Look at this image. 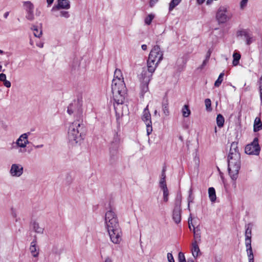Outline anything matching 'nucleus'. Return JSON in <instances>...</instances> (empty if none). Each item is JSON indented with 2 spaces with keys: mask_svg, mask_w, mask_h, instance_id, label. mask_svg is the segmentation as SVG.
I'll return each instance as SVG.
<instances>
[{
  "mask_svg": "<svg viewBox=\"0 0 262 262\" xmlns=\"http://www.w3.org/2000/svg\"><path fill=\"white\" fill-rule=\"evenodd\" d=\"M205 0H196L197 3L199 5H202L204 3Z\"/></svg>",
  "mask_w": 262,
  "mask_h": 262,
  "instance_id": "13d9d810",
  "label": "nucleus"
},
{
  "mask_svg": "<svg viewBox=\"0 0 262 262\" xmlns=\"http://www.w3.org/2000/svg\"><path fill=\"white\" fill-rule=\"evenodd\" d=\"M245 242H251L252 226L250 224L246 225Z\"/></svg>",
  "mask_w": 262,
  "mask_h": 262,
  "instance_id": "5701e85b",
  "label": "nucleus"
},
{
  "mask_svg": "<svg viewBox=\"0 0 262 262\" xmlns=\"http://www.w3.org/2000/svg\"><path fill=\"white\" fill-rule=\"evenodd\" d=\"M262 129V122L259 117H256L254 122L253 130L257 132Z\"/></svg>",
  "mask_w": 262,
  "mask_h": 262,
  "instance_id": "393cba45",
  "label": "nucleus"
},
{
  "mask_svg": "<svg viewBox=\"0 0 262 262\" xmlns=\"http://www.w3.org/2000/svg\"><path fill=\"white\" fill-rule=\"evenodd\" d=\"M192 188H191L189 191V196L188 198V208L189 209L190 203L191 202H192L193 200V197L192 196Z\"/></svg>",
  "mask_w": 262,
  "mask_h": 262,
  "instance_id": "37998d69",
  "label": "nucleus"
},
{
  "mask_svg": "<svg viewBox=\"0 0 262 262\" xmlns=\"http://www.w3.org/2000/svg\"><path fill=\"white\" fill-rule=\"evenodd\" d=\"M212 0H207V4H209L210 3H211Z\"/></svg>",
  "mask_w": 262,
  "mask_h": 262,
  "instance_id": "338daca9",
  "label": "nucleus"
},
{
  "mask_svg": "<svg viewBox=\"0 0 262 262\" xmlns=\"http://www.w3.org/2000/svg\"><path fill=\"white\" fill-rule=\"evenodd\" d=\"M111 241L115 244H119L121 241L122 232L121 229L107 230Z\"/></svg>",
  "mask_w": 262,
  "mask_h": 262,
  "instance_id": "9b49d317",
  "label": "nucleus"
},
{
  "mask_svg": "<svg viewBox=\"0 0 262 262\" xmlns=\"http://www.w3.org/2000/svg\"><path fill=\"white\" fill-rule=\"evenodd\" d=\"M167 259L169 262H174V258L171 253H167Z\"/></svg>",
  "mask_w": 262,
  "mask_h": 262,
  "instance_id": "49530a36",
  "label": "nucleus"
},
{
  "mask_svg": "<svg viewBox=\"0 0 262 262\" xmlns=\"http://www.w3.org/2000/svg\"><path fill=\"white\" fill-rule=\"evenodd\" d=\"M120 140H121V139L120 137V135H118V132L115 133V134L114 135L113 141L112 142V143L111 144V145H113V146H115V145L118 146V144L120 143Z\"/></svg>",
  "mask_w": 262,
  "mask_h": 262,
  "instance_id": "473e14b6",
  "label": "nucleus"
},
{
  "mask_svg": "<svg viewBox=\"0 0 262 262\" xmlns=\"http://www.w3.org/2000/svg\"><path fill=\"white\" fill-rule=\"evenodd\" d=\"M8 15H9V12H6V13L4 14V17H5V18H7V16H8Z\"/></svg>",
  "mask_w": 262,
  "mask_h": 262,
  "instance_id": "e2e57ef3",
  "label": "nucleus"
},
{
  "mask_svg": "<svg viewBox=\"0 0 262 262\" xmlns=\"http://www.w3.org/2000/svg\"><path fill=\"white\" fill-rule=\"evenodd\" d=\"M246 251L249 258V262H254V256L251 247V242H245Z\"/></svg>",
  "mask_w": 262,
  "mask_h": 262,
  "instance_id": "4be33fe9",
  "label": "nucleus"
},
{
  "mask_svg": "<svg viewBox=\"0 0 262 262\" xmlns=\"http://www.w3.org/2000/svg\"><path fill=\"white\" fill-rule=\"evenodd\" d=\"M182 115H190L191 112L189 109L188 105H185L182 110Z\"/></svg>",
  "mask_w": 262,
  "mask_h": 262,
  "instance_id": "79ce46f5",
  "label": "nucleus"
},
{
  "mask_svg": "<svg viewBox=\"0 0 262 262\" xmlns=\"http://www.w3.org/2000/svg\"><path fill=\"white\" fill-rule=\"evenodd\" d=\"M236 35L237 37L244 36L247 45H250L255 40L252 35L248 33L246 30L238 31Z\"/></svg>",
  "mask_w": 262,
  "mask_h": 262,
  "instance_id": "dca6fc26",
  "label": "nucleus"
},
{
  "mask_svg": "<svg viewBox=\"0 0 262 262\" xmlns=\"http://www.w3.org/2000/svg\"><path fill=\"white\" fill-rule=\"evenodd\" d=\"M143 115H150L148 109V105L146 107V108H144V112H143Z\"/></svg>",
  "mask_w": 262,
  "mask_h": 262,
  "instance_id": "5fc2aeb1",
  "label": "nucleus"
},
{
  "mask_svg": "<svg viewBox=\"0 0 262 262\" xmlns=\"http://www.w3.org/2000/svg\"><path fill=\"white\" fill-rule=\"evenodd\" d=\"M179 262H186L184 256H183V260H181V259H180V261H179Z\"/></svg>",
  "mask_w": 262,
  "mask_h": 262,
  "instance_id": "680f3d73",
  "label": "nucleus"
},
{
  "mask_svg": "<svg viewBox=\"0 0 262 262\" xmlns=\"http://www.w3.org/2000/svg\"><path fill=\"white\" fill-rule=\"evenodd\" d=\"M82 98L81 96H77L76 99L69 104L68 107L67 112L70 115L75 113L76 115H81L82 111Z\"/></svg>",
  "mask_w": 262,
  "mask_h": 262,
  "instance_id": "39448f33",
  "label": "nucleus"
},
{
  "mask_svg": "<svg viewBox=\"0 0 262 262\" xmlns=\"http://www.w3.org/2000/svg\"><path fill=\"white\" fill-rule=\"evenodd\" d=\"M32 226L34 231L37 233H43L44 229L39 226V224L36 222L32 223Z\"/></svg>",
  "mask_w": 262,
  "mask_h": 262,
  "instance_id": "c756f323",
  "label": "nucleus"
},
{
  "mask_svg": "<svg viewBox=\"0 0 262 262\" xmlns=\"http://www.w3.org/2000/svg\"><path fill=\"white\" fill-rule=\"evenodd\" d=\"M163 191V201L165 203L168 201L169 199V191L168 188H165L164 189H162Z\"/></svg>",
  "mask_w": 262,
  "mask_h": 262,
  "instance_id": "58836bf2",
  "label": "nucleus"
},
{
  "mask_svg": "<svg viewBox=\"0 0 262 262\" xmlns=\"http://www.w3.org/2000/svg\"><path fill=\"white\" fill-rule=\"evenodd\" d=\"M151 75H147V72L143 70L140 78L141 81V95L143 97L144 94L148 91V83L150 80Z\"/></svg>",
  "mask_w": 262,
  "mask_h": 262,
  "instance_id": "6e6552de",
  "label": "nucleus"
},
{
  "mask_svg": "<svg viewBox=\"0 0 262 262\" xmlns=\"http://www.w3.org/2000/svg\"><path fill=\"white\" fill-rule=\"evenodd\" d=\"M205 104L206 109L208 112H211L212 110L211 108V102L210 99L207 98L205 100Z\"/></svg>",
  "mask_w": 262,
  "mask_h": 262,
  "instance_id": "ea45409f",
  "label": "nucleus"
},
{
  "mask_svg": "<svg viewBox=\"0 0 262 262\" xmlns=\"http://www.w3.org/2000/svg\"><path fill=\"white\" fill-rule=\"evenodd\" d=\"M159 62H157V61H155L154 60H150L149 58H148L147 61V75H151L152 74L155 72L156 68Z\"/></svg>",
  "mask_w": 262,
  "mask_h": 262,
  "instance_id": "6ab92c4d",
  "label": "nucleus"
},
{
  "mask_svg": "<svg viewBox=\"0 0 262 262\" xmlns=\"http://www.w3.org/2000/svg\"><path fill=\"white\" fill-rule=\"evenodd\" d=\"M208 61H209V60L205 59L203 61V62L202 64H201V66H200V69H203L204 68V67L206 65V64L208 62Z\"/></svg>",
  "mask_w": 262,
  "mask_h": 262,
  "instance_id": "864d4df0",
  "label": "nucleus"
},
{
  "mask_svg": "<svg viewBox=\"0 0 262 262\" xmlns=\"http://www.w3.org/2000/svg\"><path fill=\"white\" fill-rule=\"evenodd\" d=\"M182 0H171L169 5V11H171L175 7L178 6Z\"/></svg>",
  "mask_w": 262,
  "mask_h": 262,
  "instance_id": "72a5a7b5",
  "label": "nucleus"
},
{
  "mask_svg": "<svg viewBox=\"0 0 262 262\" xmlns=\"http://www.w3.org/2000/svg\"><path fill=\"white\" fill-rule=\"evenodd\" d=\"M24 171L23 167L17 164H13L11 165L10 173L13 177H19L22 175Z\"/></svg>",
  "mask_w": 262,
  "mask_h": 262,
  "instance_id": "2eb2a0df",
  "label": "nucleus"
},
{
  "mask_svg": "<svg viewBox=\"0 0 262 262\" xmlns=\"http://www.w3.org/2000/svg\"><path fill=\"white\" fill-rule=\"evenodd\" d=\"M166 170V166H163L162 170L161 176V178H162V179H166V173H165Z\"/></svg>",
  "mask_w": 262,
  "mask_h": 262,
  "instance_id": "a18cd8bd",
  "label": "nucleus"
},
{
  "mask_svg": "<svg viewBox=\"0 0 262 262\" xmlns=\"http://www.w3.org/2000/svg\"><path fill=\"white\" fill-rule=\"evenodd\" d=\"M162 110L165 114H168V101L166 96H164L162 101Z\"/></svg>",
  "mask_w": 262,
  "mask_h": 262,
  "instance_id": "a878e982",
  "label": "nucleus"
},
{
  "mask_svg": "<svg viewBox=\"0 0 262 262\" xmlns=\"http://www.w3.org/2000/svg\"><path fill=\"white\" fill-rule=\"evenodd\" d=\"M142 119L146 124L147 135L149 136L152 131L151 116H143Z\"/></svg>",
  "mask_w": 262,
  "mask_h": 262,
  "instance_id": "a211bd4d",
  "label": "nucleus"
},
{
  "mask_svg": "<svg viewBox=\"0 0 262 262\" xmlns=\"http://www.w3.org/2000/svg\"><path fill=\"white\" fill-rule=\"evenodd\" d=\"M224 75H225V74H224V72L220 73L218 78L215 81V83H214L215 86L219 87L220 86V85L221 84V83L223 80V77H224Z\"/></svg>",
  "mask_w": 262,
  "mask_h": 262,
  "instance_id": "c9c22d12",
  "label": "nucleus"
},
{
  "mask_svg": "<svg viewBox=\"0 0 262 262\" xmlns=\"http://www.w3.org/2000/svg\"><path fill=\"white\" fill-rule=\"evenodd\" d=\"M241 56L238 52H234L233 54V60L232 61V64L234 66H236L239 64V60Z\"/></svg>",
  "mask_w": 262,
  "mask_h": 262,
  "instance_id": "c85d7f7f",
  "label": "nucleus"
},
{
  "mask_svg": "<svg viewBox=\"0 0 262 262\" xmlns=\"http://www.w3.org/2000/svg\"><path fill=\"white\" fill-rule=\"evenodd\" d=\"M189 116H183L182 124L184 127L188 128L190 124Z\"/></svg>",
  "mask_w": 262,
  "mask_h": 262,
  "instance_id": "2f4dec72",
  "label": "nucleus"
},
{
  "mask_svg": "<svg viewBox=\"0 0 262 262\" xmlns=\"http://www.w3.org/2000/svg\"><path fill=\"white\" fill-rule=\"evenodd\" d=\"M6 80V75L4 73L0 74V81L3 82Z\"/></svg>",
  "mask_w": 262,
  "mask_h": 262,
  "instance_id": "8fccbe9b",
  "label": "nucleus"
},
{
  "mask_svg": "<svg viewBox=\"0 0 262 262\" xmlns=\"http://www.w3.org/2000/svg\"><path fill=\"white\" fill-rule=\"evenodd\" d=\"M211 54V51L209 49L206 54L205 59L209 60Z\"/></svg>",
  "mask_w": 262,
  "mask_h": 262,
  "instance_id": "603ef678",
  "label": "nucleus"
},
{
  "mask_svg": "<svg viewBox=\"0 0 262 262\" xmlns=\"http://www.w3.org/2000/svg\"><path fill=\"white\" fill-rule=\"evenodd\" d=\"M209 198L212 202H214L216 200V193L215 189L213 187H210L208 189Z\"/></svg>",
  "mask_w": 262,
  "mask_h": 262,
  "instance_id": "bb28decb",
  "label": "nucleus"
},
{
  "mask_svg": "<svg viewBox=\"0 0 262 262\" xmlns=\"http://www.w3.org/2000/svg\"><path fill=\"white\" fill-rule=\"evenodd\" d=\"M237 142H233L231 144L228 156V170L231 179L236 181L241 168V154L239 152Z\"/></svg>",
  "mask_w": 262,
  "mask_h": 262,
  "instance_id": "f257e3e1",
  "label": "nucleus"
},
{
  "mask_svg": "<svg viewBox=\"0 0 262 262\" xmlns=\"http://www.w3.org/2000/svg\"><path fill=\"white\" fill-rule=\"evenodd\" d=\"M232 15L228 12V7L226 6H220L216 14V18L219 24H224L229 20Z\"/></svg>",
  "mask_w": 262,
  "mask_h": 262,
  "instance_id": "0eeeda50",
  "label": "nucleus"
},
{
  "mask_svg": "<svg viewBox=\"0 0 262 262\" xmlns=\"http://www.w3.org/2000/svg\"><path fill=\"white\" fill-rule=\"evenodd\" d=\"M159 187L161 188V189H164L165 188H167V185L166 181L165 182H159Z\"/></svg>",
  "mask_w": 262,
  "mask_h": 262,
  "instance_id": "de8ad7c7",
  "label": "nucleus"
},
{
  "mask_svg": "<svg viewBox=\"0 0 262 262\" xmlns=\"http://www.w3.org/2000/svg\"><path fill=\"white\" fill-rule=\"evenodd\" d=\"M30 133H25L22 134L18 139L16 140V144L17 147L24 148L26 146L27 144L29 143L28 141V135Z\"/></svg>",
  "mask_w": 262,
  "mask_h": 262,
  "instance_id": "f3484780",
  "label": "nucleus"
},
{
  "mask_svg": "<svg viewBox=\"0 0 262 262\" xmlns=\"http://www.w3.org/2000/svg\"><path fill=\"white\" fill-rule=\"evenodd\" d=\"M70 8V3L69 0H57V4L52 8L51 11L54 12L60 9H69Z\"/></svg>",
  "mask_w": 262,
  "mask_h": 262,
  "instance_id": "4468645a",
  "label": "nucleus"
},
{
  "mask_svg": "<svg viewBox=\"0 0 262 262\" xmlns=\"http://www.w3.org/2000/svg\"><path fill=\"white\" fill-rule=\"evenodd\" d=\"M105 224L107 230L121 229L117 215L112 209L105 213Z\"/></svg>",
  "mask_w": 262,
  "mask_h": 262,
  "instance_id": "20e7f679",
  "label": "nucleus"
},
{
  "mask_svg": "<svg viewBox=\"0 0 262 262\" xmlns=\"http://www.w3.org/2000/svg\"><path fill=\"white\" fill-rule=\"evenodd\" d=\"M114 79H123L122 75V73L120 70L119 69H116L115 72H114Z\"/></svg>",
  "mask_w": 262,
  "mask_h": 262,
  "instance_id": "a19ab883",
  "label": "nucleus"
},
{
  "mask_svg": "<svg viewBox=\"0 0 262 262\" xmlns=\"http://www.w3.org/2000/svg\"><path fill=\"white\" fill-rule=\"evenodd\" d=\"M260 148L258 144V139L255 137L253 142L248 144L245 147V153L248 155H258L259 154Z\"/></svg>",
  "mask_w": 262,
  "mask_h": 262,
  "instance_id": "1a4fd4ad",
  "label": "nucleus"
},
{
  "mask_svg": "<svg viewBox=\"0 0 262 262\" xmlns=\"http://www.w3.org/2000/svg\"><path fill=\"white\" fill-rule=\"evenodd\" d=\"M112 92L115 102L122 104L127 95V89L123 79H113L112 83Z\"/></svg>",
  "mask_w": 262,
  "mask_h": 262,
  "instance_id": "7ed1b4c3",
  "label": "nucleus"
},
{
  "mask_svg": "<svg viewBox=\"0 0 262 262\" xmlns=\"http://www.w3.org/2000/svg\"><path fill=\"white\" fill-rule=\"evenodd\" d=\"M183 256H184V254L181 253V252H180L179 253V261H180V259H181V260H183Z\"/></svg>",
  "mask_w": 262,
  "mask_h": 262,
  "instance_id": "4d7b16f0",
  "label": "nucleus"
},
{
  "mask_svg": "<svg viewBox=\"0 0 262 262\" xmlns=\"http://www.w3.org/2000/svg\"><path fill=\"white\" fill-rule=\"evenodd\" d=\"M193 227V231L194 234V238L195 241L197 242L201 241V231L200 229L198 227H194L193 225H192Z\"/></svg>",
  "mask_w": 262,
  "mask_h": 262,
  "instance_id": "cd10ccee",
  "label": "nucleus"
},
{
  "mask_svg": "<svg viewBox=\"0 0 262 262\" xmlns=\"http://www.w3.org/2000/svg\"><path fill=\"white\" fill-rule=\"evenodd\" d=\"M43 147V145H42V144H41V145H37V146H36L35 147L36 148H41V147Z\"/></svg>",
  "mask_w": 262,
  "mask_h": 262,
  "instance_id": "0e129e2a",
  "label": "nucleus"
},
{
  "mask_svg": "<svg viewBox=\"0 0 262 262\" xmlns=\"http://www.w3.org/2000/svg\"><path fill=\"white\" fill-rule=\"evenodd\" d=\"M55 16L56 17L60 16L68 18L70 17V14L68 11L62 10L57 12Z\"/></svg>",
  "mask_w": 262,
  "mask_h": 262,
  "instance_id": "e433bc0d",
  "label": "nucleus"
},
{
  "mask_svg": "<svg viewBox=\"0 0 262 262\" xmlns=\"http://www.w3.org/2000/svg\"><path fill=\"white\" fill-rule=\"evenodd\" d=\"M192 246L191 252L192 255L194 258H196L199 256V254H200V250L199 246L198 245L197 242L195 241L193 242Z\"/></svg>",
  "mask_w": 262,
  "mask_h": 262,
  "instance_id": "b1692460",
  "label": "nucleus"
},
{
  "mask_svg": "<svg viewBox=\"0 0 262 262\" xmlns=\"http://www.w3.org/2000/svg\"><path fill=\"white\" fill-rule=\"evenodd\" d=\"M181 194H178L174 201V207L172 212V219L176 224H178L181 221Z\"/></svg>",
  "mask_w": 262,
  "mask_h": 262,
  "instance_id": "423d86ee",
  "label": "nucleus"
},
{
  "mask_svg": "<svg viewBox=\"0 0 262 262\" xmlns=\"http://www.w3.org/2000/svg\"><path fill=\"white\" fill-rule=\"evenodd\" d=\"M118 146L117 145H111L109 162L111 165L116 164L119 159L120 155L118 152Z\"/></svg>",
  "mask_w": 262,
  "mask_h": 262,
  "instance_id": "f8f14e48",
  "label": "nucleus"
},
{
  "mask_svg": "<svg viewBox=\"0 0 262 262\" xmlns=\"http://www.w3.org/2000/svg\"><path fill=\"white\" fill-rule=\"evenodd\" d=\"M31 29L34 31V35L35 37L39 38L41 36L42 30H39L37 26L34 25Z\"/></svg>",
  "mask_w": 262,
  "mask_h": 262,
  "instance_id": "f704fd0d",
  "label": "nucleus"
},
{
  "mask_svg": "<svg viewBox=\"0 0 262 262\" xmlns=\"http://www.w3.org/2000/svg\"><path fill=\"white\" fill-rule=\"evenodd\" d=\"M188 61V57L187 56H183L182 57L178 58L176 62V64L178 67V70L181 71L185 67Z\"/></svg>",
  "mask_w": 262,
  "mask_h": 262,
  "instance_id": "aec40b11",
  "label": "nucleus"
},
{
  "mask_svg": "<svg viewBox=\"0 0 262 262\" xmlns=\"http://www.w3.org/2000/svg\"><path fill=\"white\" fill-rule=\"evenodd\" d=\"M216 120L218 127L220 128L223 127L225 123V119L223 116H217Z\"/></svg>",
  "mask_w": 262,
  "mask_h": 262,
  "instance_id": "7c9ffc66",
  "label": "nucleus"
},
{
  "mask_svg": "<svg viewBox=\"0 0 262 262\" xmlns=\"http://www.w3.org/2000/svg\"><path fill=\"white\" fill-rule=\"evenodd\" d=\"M158 0H150L149 6L150 7H153L156 3L158 2Z\"/></svg>",
  "mask_w": 262,
  "mask_h": 262,
  "instance_id": "3c124183",
  "label": "nucleus"
},
{
  "mask_svg": "<svg viewBox=\"0 0 262 262\" xmlns=\"http://www.w3.org/2000/svg\"><path fill=\"white\" fill-rule=\"evenodd\" d=\"M163 56V53L161 51L160 48L159 46H155L149 54L148 58L150 60H154L160 62L162 59Z\"/></svg>",
  "mask_w": 262,
  "mask_h": 262,
  "instance_id": "9d476101",
  "label": "nucleus"
},
{
  "mask_svg": "<svg viewBox=\"0 0 262 262\" xmlns=\"http://www.w3.org/2000/svg\"><path fill=\"white\" fill-rule=\"evenodd\" d=\"M3 82L4 85L8 88H10L11 85V82L7 79L5 81H4Z\"/></svg>",
  "mask_w": 262,
  "mask_h": 262,
  "instance_id": "09e8293b",
  "label": "nucleus"
},
{
  "mask_svg": "<svg viewBox=\"0 0 262 262\" xmlns=\"http://www.w3.org/2000/svg\"><path fill=\"white\" fill-rule=\"evenodd\" d=\"M104 262H112V259L107 257L105 258Z\"/></svg>",
  "mask_w": 262,
  "mask_h": 262,
  "instance_id": "bf43d9fd",
  "label": "nucleus"
},
{
  "mask_svg": "<svg viewBox=\"0 0 262 262\" xmlns=\"http://www.w3.org/2000/svg\"><path fill=\"white\" fill-rule=\"evenodd\" d=\"M187 262H194V261L192 259H188Z\"/></svg>",
  "mask_w": 262,
  "mask_h": 262,
  "instance_id": "774afa93",
  "label": "nucleus"
},
{
  "mask_svg": "<svg viewBox=\"0 0 262 262\" xmlns=\"http://www.w3.org/2000/svg\"><path fill=\"white\" fill-rule=\"evenodd\" d=\"M54 0H47V3L48 4V7H50L51 5L53 4Z\"/></svg>",
  "mask_w": 262,
  "mask_h": 262,
  "instance_id": "6e6d98bb",
  "label": "nucleus"
},
{
  "mask_svg": "<svg viewBox=\"0 0 262 262\" xmlns=\"http://www.w3.org/2000/svg\"><path fill=\"white\" fill-rule=\"evenodd\" d=\"M155 17V15L153 14H148L144 19L145 24L147 25H150L151 23L152 20Z\"/></svg>",
  "mask_w": 262,
  "mask_h": 262,
  "instance_id": "4c0bfd02",
  "label": "nucleus"
},
{
  "mask_svg": "<svg viewBox=\"0 0 262 262\" xmlns=\"http://www.w3.org/2000/svg\"><path fill=\"white\" fill-rule=\"evenodd\" d=\"M73 122L69 127L68 140L72 145L80 142L83 139L85 131L84 124L80 116Z\"/></svg>",
  "mask_w": 262,
  "mask_h": 262,
  "instance_id": "f03ea898",
  "label": "nucleus"
},
{
  "mask_svg": "<svg viewBox=\"0 0 262 262\" xmlns=\"http://www.w3.org/2000/svg\"><path fill=\"white\" fill-rule=\"evenodd\" d=\"M25 9L27 12L26 17L29 20H33L34 17V5L30 1H26L23 3Z\"/></svg>",
  "mask_w": 262,
  "mask_h": 262,
  "instance_id": "ddd939ff",
  "label": "nucleus"
},
{
  "mask_svg": "<svg viewBox=\"0 0 262 262\" xmlns=\"http://www.w3.org/2000/svg\"><path fill=\"white\" fill-rule=\"evenodd\" d=\"M122 116H117V117L116 118L117 119V121L118 122L119 120H120V118L122 117Z\"/></svg>",
  "mask_w": 262,
  "mask_h": 262,
  "instance_id": "69168bd1",
  "label": "nucleus"
},
{
  "mask_svg": "<svg viewBox=\"0 0 262 262\" xmlns=\"http://www.w3.org/2000/svg\"><path fill=\"white\" fill-rule=\"evenodd\" d=\"M36 239H34L33 241L31 243V245L30 247V250L32 255V256L34 257H37L38 256V249H37L36 246Z\"/></svg>",
  "mask_w": 262,
  "mask_h": 262,
  "instance_id": "412c9836",
  "label": "nucleus"
},
{
  "mask_svg": "<svg viewBox=\"0 0 262 262\" xmlns=\"http://www.w3.org/2000/svg\"><path fill=\"white\" fill-rule=\"evenodd\" d=\"M248 0H242L240 3V7L243 9L247 5Z\"/></svg>",
  "mask_w": 262,
  "mask_h": 262,
  "instance_id": "c03bdc74",
  "label": "nucleus"
},
{
  "mask_svg": "<svg viewBox=\"0 0 262 262\" xmlns=\"http://www.w3.org/2000/svg\"><path fill=\"white\" fill-rule=\"evenodd\" d=\"M141 48L143 50H146L147 49V46L146 45H142Z\"/></svg>",
  "mask_w": 262,
  "mask_h": 262,
  "instance_id": "052dcab7",
  "label": "nucleus"
}]
</instances>
